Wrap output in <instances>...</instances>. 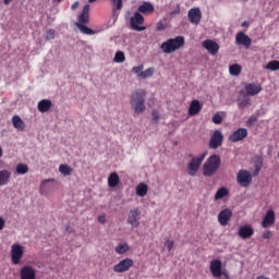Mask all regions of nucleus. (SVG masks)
<instances>
[{
  "instance_id": "f257e3e1",
  "label": "nucleus",
  "mask_w": 279,
  "mask_h": 279,
  "mask_svg": "<svg viewBox=\"0 0 279 279\" xmlns=\"http://www.w3.org/2000/svg\"><path fill=\"white\" fill-rule=\"evenodd\" d=\"M147 92L145 89H136L130 96V106L135 114H143L146 110L145 99Z\"/></svg>"
},
{
  "instance_id": "f03ea898",
  "label": "nucleus",
  "mask_w": 279,
  "mask_h": 279,
  "mask_svg": "<svg viewBox=\"0 0 279 279\" xmlns=\"http://www.w3.org/2000/svg\"><path fill=\"white\" fill-rule=\"evenodd\" d=\"M219 167H221V157L219 155L209 156L203 166V175L207 178L215 175L219 171Z\"/></svg>"
},
{
  "instance_id": "7ed1b4c3",
  "label": "nucleus",
  "mask_w": 279,
  "mask_h": 279,
  "mask_svg": "<svg viewBox=\"0 0 279 279\" xmlns=\"http://www.w3.org/2000/svg\"><path fill=\"white\" fill-rule=\"evenodd\" d=\"M181 47H184V37L183 36H177L175 38H170L166 41H163L160 46L161 51L163 53H173L174 51H178Z\"/></svg>"
},
{
  "instance_id": "20e7f679",
  "label": "nucleus",
  "mask_w": 279,
  "mask_h": 279,
  "mask_svg": "<svg viewBox=\"0 0 279 279\" xmlns=\"http://www.w3.org/2000/svg\"><path fill=\"white\" fill-rule=\"evenodd\" d=\"M207 153H203L198 157H192V160L187 165V173L192 178H195L197 175V171H199V168L202 167V162H204V159L206 158Z\"/></svg>"
},
{
  "instance_id": "39448f33",
  "label": "nucleus",
  "mask_w": 279,
  "mask_h": 279,
  "mask_svg": "<svg viewBox=\"0 0 279 279\" xmlns=\"http://www.w3.org/2000/svg\"><path fill=\"white\" fill-rule=\"evenodd\" d=\"M145 23V17L143 16V14L135 12L133 14V16L130 19V25L132 27V29H134L135 32H145V29H147L145 26H141Z\"/></svg>"
},
{
  "instance_id": "423d86ee",
  "label": "nucleus",
  "mask_w": 279,
  "mask_h": 279,
  "mask_svg": "<svg viewBox=\"0 0 279 279\" xmlns=\"http://www.w3.org/2000/svg\"><path fill=\"white\" fill-rule=\"evenodd\" d=\"M131 267H134V259L126 257L113 266V271L114 274H125V271H130Z\"/></svg>"
},
{
  "instance_id": "0eeeda50",
  "label": "nucleus",
  "mask_w": 279,
  "mask_h": 279,
  "mask_svg": "<svg viewBox=\"0 0 279 279\" xmlns=\"http://www.w3.org/2000/svg\"><path fill=\"white\" fill-rule=\"evenodd\" d=\"M236 182L243 189H247L252 184V173L247 170H240L236 174Z\"/></svg>"
},
{
  "instance_id": "6e6552de",
  "label": "nucleus",
  "mask_w": 279,
  "mask_h": 279,
  "mask_svg": "<svg viewBox=\"0 0 279 279\" xmlns=\"http://www.w3.org/2000/svg\"><path fill=\"white\" fill-rule=\"evenodd\" d=\"M221 145H223V133H221L219 130H216L209 140L208 147L209 149H219Z\"/></svg>"
},
{
  "instance_id": "1a4fd4ad",
  "label": "nucleus",
  "mask_w": 279,
  "mask_h": 279,
  "mask_svg": "<svg viewBox=\"0 0 279 279\" xmlns=\"http://www.w3.org/2000/svg\"><path fill=\"white\" fill-rule=\"evenodd\" d=\"M126 222L132 226V228H138L141 226V209L134 208L129 211Z\"/></svg>"
},
{
  "instance_id": "9d476101",
  "label": "nucleus",
  "mask_w": 279,
  "mask_h": 279,
  "mask_svg": "<svg viewBox=\"0 0 279 279\" xmlns=\"http://www.w3.org/2000/svg\"><path fill=\"white\" fill-rule=\"evenodd\" d=\"M23 246L21 244H13L11 246V260L13 265H19L21 263V258H23Z\"/></svg>"
},
{
  "instance_id": "9b49d317",
  "label": "nucleus",
  "mask_w": 279,
  "mask_h": 279,
  "mask_svg": "<svg viewBox=\"0 0 279 279\" xmlns=\"http://www.w3.org/2000/svg\"><path fill=\"white\" fill-rule=\"evenodd\" d=\"M187 19L192 25H199L202 22V10L199 8H192L187 12Z\"/></svg>"
},
{
  "instance_id": "f8f14e48",
  "label": "nucleus",
  "mask_w": 279,
  "mask_h": 279,
  "mask_svg": "<svg viewBox=\"0 0 279 279\" xmlns=\"http://www.w3.org/2000/svg\"><path fill=\"white\" fill-rule=\"evenodd\" d=\"M209 269L214 278H221V274H223V266L220 259L211 260Z\"/></svg>"
},
{
  "instance_id": "ddd939ff",
  "label": "nucleus",
  "mask_w": 279,
  "mask_h": 279,
  "mask_svg": "<svg viewBox=\"0 0 279 279\" xmlns=\"http://www.w3.org/2000/svg\"><path fill=\"white\" fill-rule=\"evenodd\" d=\"M245 138H247V129L245 128H240L229 135V141L231 143H239L245 141Z\"/></svg>"
},
{
  "instance_id": "4468645a",
  "label": "nucleus",
  "mask_w": 279,
  "mask_h": 279,
  "mask_svg": "<svg viewBox=\"0 0 279 279\" xmlns=\"http://www.w3.org/2000/svg\"><path fill=\"white\" fill-rule=\"evenodd\" d=\"M244 90L247 97H256V95L263 90V86L256 83H246L244 85Z\"/></svg>"
},
{
  "instance_id": "2eb2a0df",
  "label": "nucleus",
  "mask_w": 279,
  "mask_h": 279,
  "mask_svg": "<svg viewBox=\"0 0 279 279\" xmlns=\"http://www.w3.org/2000/svg\"><path fill=\"white\" fill-rule=\"evenodd\" d=\"M232 220V211L228 208L222 209L219 214H218V222L220 223V226H222L223 228H226V226H228L230 223V221Z\"/></svg>"
},
{
  "instance_id": "dca6fc26",
  "label": "nucleus",
  "mask_w": 279,
  "mask_h": 279,
  "mask_svg": "<svg viewBox=\"0 0 279 279\" xmlns=\"http://www.w3.org/2000/svg\"><path fill=\"white\" fill-rule=\"evenodd\" d=\"M203 47L210 53V56H217L219 53V44L211 39H206L203 41Z\"/></svg>"
},
{
  "instance_id": "f3484780",
  "label": "nucleus",
  "mask_w": 279,
  "mask_h": 279,
  "mask_svg": "<svg viewBox=\"0 0 279 279\" xmlns=\"http://www.w3.org/2000/svg\"><path fill=\"white\" fill-rule=\"evenodd\" d=\"M81 25H88L90 23V4H85L82 14L78 15L77 22Z\"/></svg>"
},
{
  "instance_id": "a211bd4d",
  "label": "nucleus",
  "mask_w": 279,
  "mask_h": 279,
  "mask_svg": "<svg viewBox=\"0 0 279 279\" xmlns=\"http://www.w3.org/2000/svg\"><path fill=\"white\" fill-rule=\"evenodd\" d=\"M276 223V211L274 209H270L266 213L263 221H262V228H271Z\"/></svg>"
},
{
  "instance_id": "6ab92c4d",
  "label": "nucleus",
  "mask_w": 279,
  "mask_h": 279,
  "mask_svg": "<svg viewBox=\"0 0 279 279\" xmlns=\"http://www.w3.org/2000/svg\"><path fill=\"white\" fill-rule=\"evenodd\" d=\"M235 43L238 45H243V47H245L246 49H250V47H252V38H250V36L245 35L242 32L235 35Z\"/></svg>"
},
{
  "instance_id": "aec40b11",
  "label": "nucleus",
  "mask_w": 279,
  "mask_h": 279,
  "mask_svg": "<svg viewBox=\"0 0 279 279\" xmlns=\"http://www.w3.org/2000/svg\"><path fill=\"white\" fill-rule=\"evenodd\" d=\"M21 279H36V270L32 266H24L20 270Z\"/></svg>"
},
{
  "instance_id": "412c9836",
  "label": "nucleus",
  "mask_w": 279,
  "mask_h": 279,
  "mask_svg": "<svg viewBox=\"0 0 279 279\" xmlns=\"http://www.w3.org/2000/svg\"><path fill=\"white\" fill-rule=\"evenodd\" d=\"M202 104L199 100H192L189 108V114L190 117H195V114H199L202 112Z\"/></svg>"
},
{
  "instance_id": "4be33fe9",
  "label": "nucleus",
  "mask_w": 279,
  "mask_h": 279,
  "mask_svg": "<svg viewBox=\"0 0 279 279\" xmlns=\"http://www.w3.org/2000/svg\"><path fill=\"white\" fill-rule=\"evenodd\" d=\"M238 235L241 239H250L251 236H254V229L248 226H242L238 231Z\"/></svg>"
},
{
  "instance_id": "5701e85b",
  "label": "nucleus",
  "mask_w": 279,
  "mask_h": 279,
  "mask_svg": "<svg viewBox=\"0 0 279 279\" xmlns=\"http://www.w3.org/2000/svg\"><path fill=\"white\" fill-rule=\"evenodd\" d=\"M154 4H151V2H143L138 8H137V12L140 14H154Z\"/></svg>"
},
{
  "instance_id": "b1692460",
  "label": "nucleus",
  "mask_w": 279,
  "mask_h": 279,
  "mask_svg": "<svg viewBox=\"0 0 279 279\" xmlns=\"http://www.w3.org/2000/svg\"><path fill=\"white\" fill-rule=\"evenodd\" d=\"M111 3L113 5L112 19L113 21H117V19H119V13H117V10H123V0H111Z\"/></svg>"
},
{
  "instance_id": "393cba45",
  "label": "nucleus",
  "mask_w": 279,
  "mask_h": 279,
  "mask_svg": "<svg viewBox=\"0 0 279 279\" xmlns=\"http://www.w3.org/2000/svg\"><path fill=\"white\" fill-rule=\"evenodd\" d=\"M51 106H53L51 100L43 99L38 102L37 108L39 112H49V110H51Z\"/></svg>"
},
{
  "instance_id": "a878e982",
  "label": "nucleus",
  "mask_w": 279,
  "mask_h": 279,
  "mask_svg": "<svg viewBox=\"0 0 279 279\" xmlns=\"http://www.w3.org/2000/svg\"><path fill=\"white\" fill-rule=\"evenodd\" d=\"M10 178H12V172L9 170H0V186H5L10 182Z\"/></svg>"
},
{
  "instance_id": "bb28decb",
  "label": "nucleus",
  "mask_w": 279,
  "mask_h": 279,
  "mask_svg": "<svg viewBox=\"0 0 279 279\" xmlns=\"http://www.w3.org/2000/svg\"><path fill=\"white\" fill-rule=\"evenodd\" d=\"M119 182H121V179H119V174L117 172H113L108 178V186L110 189H116V186H119Z\"/></svg>"
},
{
  "instance_id": "cd10ccee",
  "label": "nucleus",
  "mask_w": 279,
  "mask_h": 279,
  "mask_svg": "<svg viewBox=\"0 0 279 279\" xmlns=\"http://www.w3.org/2000/svg\"><path fill=\"white\" fill-rule=\"evenodd\" d=\"M77 29H80L81 34H85L86 36H93L95 35V31L93 28H89L86 26V24L76 23L75 24Z\"/></svg>"
},
{
  "instance_id": "c85d7f7f",
  "label": "nucleus",
  "mask_w": 279,
  "mask_h": 279,
  "mask_svg": "<svg viewBox=\"0 0 279 279\" xmlns=\"http://www.w3.org/2000/svg\"><path fill=\"white\" fill-rule=\"evenodd\" d=\"M49 182H53V179L44 180L40 184L39 193L40 195H47L49 191H51V185H49Z\"/></svg>"
},
{
  "instance_id": "c756f323",
  "label": "nucleus",
  "mask_w": 279,
  "mask_h": 279,
  "mask_svg": "<svg viewBox=\"0 0 279 279\" xmlns=\"http://www.w3.org/2000/svg\"><path fill=\"white\" fill-rule=\"evenodd\" d=\"M148 186L145 183H140L136 187V195H138V197H145V195H147V191H148Z\"/></svg>"
},
{
  "instance_id": "7c9ffc66",
  "label": "nucleus",
  "mask_w": 279,
  "mask_h": 279,
  "mask_svg": "<svg viewBox=\"0 0 279 279\" xmlns=\"http://www.w3.org/2000/svg\"><path fill=\"white\" fill-rule=\"evenodd\" d=\"M241 71H243V68L239 63L229 66L230 75H234L235 77L241 75Z\"/></svg>"
},
{
  "instance_id": "2f4dec72",
  "label": "nucleus",
  "mask_w": 279,
  "mask_h": 279,
  "mask_svg": "<svg viewBox=\"0 0 279 279\" xmlns=\"http://www.w3.org/2000/svg\"><path fill=\"white\" fill-rule=\"evenodd\" d=\"M13 128L16 130H25V122L19 116L12 118Z\"/></svg>"
},
{
  "instance_id": "473e14b6",
  "label": "nucleus",
  "mask_w": 279,
  "mask_h": 279,
  "mask_svg": "<svg viewBox=\"0 0 279 279\" xmlns=\"http://www.w3.org/2000/svg\"><path fill=\"white\" fill-rule=\"evenodd\" d=\"M230 195V191L228 187H220L215 194V199H223V197H228Z\"/></svg>"
},
{
  "instance_id": "72a5a7b5",
  "label": "nucleus",
  "mask_w": 279,
  "mask_h": 279,
  "mask_svg": "<svg viewBox=\"0 0 279 279\" xmlns=\"http://www.w3.org/2000/svg\"><path fill=\"white\" fill-rule=\"evenodd\" d=\"M116 254H128V251L130 250V244L129 243H120L116 246Z\"/></svg>"
},
{
  "instance_id": "f704fd0d",
  "label": "nucleus",
  "mask_w": 279,
  "mask_h": 279,
  "mask_svg": "<svg viewBox=\"0 0 279 279\" xmlns=\"http://www.w3.org/2000/svg\"><path fill=\"white\" fill-rule=\"evenodd\" d=\"M29 171V167L26 163H20L16 166V173L19 175H25Z\"/></svg>"
},
{
  "instance_id": "c9c22d12",
  "label": "nucleus",
  "mask_w": 279,
  "mask_h": 279,
  "mask_svg": "<svg viewBox=\"0 0 279 279\" xmlns=\"http://www.w3.org/2000/svg\"><path fill=\"white\" fill-rule=\"evenodd\" d=\"M260 169H263V159H258L254 163L253 178H256L260 173Z\"/></svg>"
},
{
  "instance_id": "e433bc0d",
  "label": "nucleus",
  "mask_w": 279,
  "mask_h": 279,
  "mask_svg": "<svg viewBox=\"0 0 279 279\" xmlns=\"http://www.w3.org/2000/svg\"><path fill=\"white\" fill-rule=\"evenodd\" d=\"M113 62H118V64L125 62V53L123 51H117Z\"/></svg>"
},
{
  "instance_id": "4c0bfd02",
  "label": "nucleus",
  "mask_w": 279,
  "mask_h": 279,
  "mask_svg": "<svg viewBox=\"0 0 279 279\" xmlns=\"http://www.w3.org/2000/svg\"><path fill=\"white\" fill-rule=\"evenodd\" d=\"M267 71H279V61L272 60L269 61L266 65Z\"/></svg>"
},
{
  "instance_id": "58836bf2",
  "label": "nucleus",
  "mask_w": 279,
  "mask_h": 279,
  "mask_svg": "<svg viewBox=\"0 0 279 279\" xmlns=\"http://www.w3.org/2000/svg\"><path fill=\"white\" fill-rule=\"evenodd\" d=\"M59 171L63 175H71V173H73V169L71 167H69L68 165H60Z\"/></svg>"
},
{
  "instance_id": "ea45409f",
  "label": "nucleus",
  "mask_w": 279,
  "mask_h": 279,
  "mask_svg": "<svg viewBox=\"0 0 279 279\" xmlns=\"http://www.w3.org/2000/svg\"><path fill=\"white\" fill-rule=\"evenodd\" d=\"M46 41L56 40V29L49 28L46 31Z\"/></svg>"
},
{
  "instance_id": "a19ab883",
  "label": "nucleus",
  "mask_w": 279,
  "mask_h": 279,
  "mask_svg": "<svg viewBox=\"0 0 279 279\" xmlns=\"http://www.w3.org/2000/svg\"><path fill=\"white\" fill-rule=\"evenodd\" d=\"M154 75V68H148L147 70L140 73V77L146 80V77H151Z\"/></svg>"
},
{
  "instance_id": "79ce46f5",
  "label": "nucleus",
  "mask_w": 279,
  "mask_h": 279,
  "mask_svg": "<svg viewBox=\"0 0 279 279\" xmlns=\"http://www.w3.org/2000/svg\"><path fill=\"white\" fill-rule=\"evenodd\" d=\"M258 121V117L257 116H251L247 121L245 122L246 128H252L253 125L256 124V122Z\"/></svg>"
},
{
  "instance_id": "37998d69",
  "label": "nucleus",
  "mask_w": 279,
  "mask_h": 279,
  "mask_svg": "<svg viewBox=\"0 0 279 279\" xmlns=\"http://www.w3.org/2000/svg\"><path fill=\"white\" fill-rule=\"evenodd\" d=\"M223 122V117H221V114L216 113L213 117V123H215L216 125H219Z\"/></svg>"
},
{
  "instance_id": "c03bdc74",
  "label": "nucleus",
  "mask_w": 279,
  "mask_h": 279,
  "mask_svg": "<svg viewBox=\"0 0 279 279\" xmlns=\"http://www.w3.org/2000/svg\"><path fill=\"white\" fill-rule=\"evenodd\" d=\"M151 117H153V122L157 123L160 120V112H158V110H153Z\"/></svg>"
},
{
  "instance_id": "a18cd8bd",
  "label": "nucleus",
  "mask_w": 279,
  "mask_h": 279,
  "mask_svg": "<svg viewBox=\"0 0 279 279\" xmlns=\"http://www.w3.org/2000/svg\"><path fill=\"white\" fill-rule=\"evenodd\" d=\"M143 69H144L143 65L134 66L132 69V73H136V75H138V77H141V73H143Z\"/></svg>"
},
{
  "instance_id": "49530a36",
  "label": "nucleus",
  "mask_w": 279,
  "mask_h": 279,
  "mask_svg": "<svg viewBox=\"0 0 279 279\" xmlns=\"http://www.w3.org/2000/svg\"><path fill=\"white\" fill-rule=\"evenodd\" d=\"M174 244H175V243H174L172 240H167V241H166L165 245H166L168 252H171V250H173V245H174Z\"/></svg>"
},
{
  "instance_id": "de8ad7c7",
  "label": "nucleus",
  "mask_w": 279,
  "mask_h": 279,
  "mask_svg": "<svg viewBox=\"0 0 279 279\" xmlns=\"http://www.w3.org/2000/svg\"><path fill=\"white\" fill-rule=\"evenodd\" d=\"M250 106V100H242L239 102V108H247Z\"/></svg>"
},
{
  "instance_id": "09e8293b",
  "label": "nucleus",
  "mask_w": 279,
  "mask_h": 279,
  "mask_svg": "<svg viewBox=\"0 0 279 279\" xmlns=\"http://www.w3.org/2000/svg\"><path fill=\"white\" fill-rule=\"evenodd\" d=\"M97 220H98L99 223H106V216H105V214L98 216Z\"/></svg>"
},
{
  "instance_id": "8fccbe9b",
  "label": "nucleus",
  "mask_w": 279,
  "mask_h": 279,
  "mask_svg": "<svg viewBox=\"0 0 279 279\" xmlns=\"http://www.w3.org/2000/svg\"><path fill=\"white\" fill-rule=\"evenodd\" d=\"M263 239H271V231H265L263 234H262Z\"/></svg>"
},
{
  "instance_id": "3c124183",
  "label": "nucleus",
  "mask_w": 279,
  "mask_h": 279,
  "mask_svg": "<svg viewBox=\"0 0 279 279\" xmlns=\"http://www.w3.org/2000/svg\"><path fill=\"white\" fill-rule=\"evenodd\" d=\"M5 228V220L0 217V232Z\"/></svg>"
},
{
  "instance_id": "603ef678",
  "label": "nucleus",
  "mask_w": 279,
  "mask_h": 279,
  "mask_svg": "<svg viewBox=\"0 0 279 279\" xmlns=\"http://www.w3.org/2000/svg\"><path fill=\"white\" fill-rule=\"evenodd\" d=\"M177 14H180V9H177L169 13V16H175Z\"/></svg>"
},
{
  "instance_id": "864d4df0",
  "label": "nucleus",
  "mask_w": 279,
  "mask_h": 279,
  "mask_svg": "<svg viewBox=\"0 0 279 279\" xmlns=\"http://www.w3.org/2000/svg\"><path fill=\"white\" fill-rule=\"evenodd\" d=\"M80 7V2H74L71 7V10H77V8Z\"/></svg>"
},
{
  "instance_id": "5fc2aeb1",
  "label": "nucleus",
  "mask_w": 279,
  "mask_h": 279,
  "mask_svg": "<svg viewBox=\"0 0 279 279\" xmlns=\"http://www.w3.org/2000/svg\"><path fill=\"white\" fill-rule=\"evenodd\" d=\"M221 276H223L225 279H230V275L226 270L225 271L222 270Z\"/></svg>"
},
{
  "instance_id": "6e6d98bb",
  "label": "nucleus",
  "mask_w": 279,
  "mask_h": 279,
  "mask_svg": "<svg viewBox=\"0 0 279 279\" xmlns=\"http://www.w3.org/2000/svg\"><path fill=\"white\" fill-rule=\"evenodd\" d=\"M241 27H250V23L247 21L242 22Z\"/></svg>"
},
{
  "instance_id": "4d7b16f0",
  "label": "nucleus",
  "mask_w": 279,
  "mask_h": 279,
  "mask_svg": "<svg viewBox=\"0 0 279 279\" xmlns=\"http://www.w3.org/2000/svg\"><path fill=\"white\" fill-rule=\"evenodd\" d=\"M4 5H10L12 3V0H3Z\"/></svg>"
},
{
  "instance_id": "13d9d810",
  "label": "nucleus",
  "mask_w": 279,
  "mask_h": 279,
  "mask_svg": "<svg viewBox=\"0 0 279 279\" xmlns=\"http://www.w3.org/2000/svg\"><path fill=\"white\" fill-rule=\"evenodd\" d=\"M0 158H3V148L0 146Z\"/></svg>"
},
{
  "instance_id": "bf43d9fd",
  "label": "nucleus",
  "mask_w": 279,
  "mask_h": 279,
  "mask_svg": "<svg viewBox=\"0 0 279 279\" xmlns=\"http://www.w3.org/2000/svg\"><path fill=\"white\" fill-rule=\"evenodd\" d=\"M157 32H162V26H157Z\"/></svg>"
},
{
  "instance_id": "052dcab7",
  "label": "nucleus",
  "mask_w": 279,
  "mask_h": 279,
  "mask_svg": "<svg viewBox=\"0 0 279 279\" xmlns=\"http://www.w3.org/2000/svg\"><path fill=\"white\" fill-rule=\"evenodd\" d=\"M54 3H61L62 0H52Z\"/></svg>"
},
{
  "instance_id": "680f3d73",
  "label": "nucleus",
  "mask_w": 279,
  "mask_h": 279,
  "mask_svg": "<svg viewBox=\"0 0 279 279\" xmlns=\"http://www.w3.org/2000/svg\"><path fill=\"white\" fill-rule=\"evenodd\" d=\"M97 0H88V3H95Z\"/></svg>"
}]
</instances>
